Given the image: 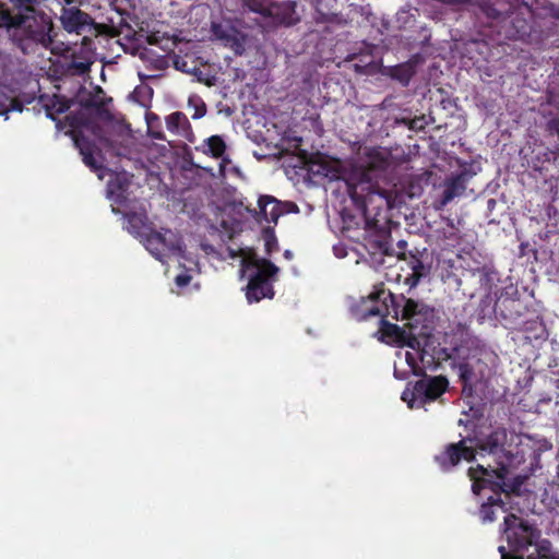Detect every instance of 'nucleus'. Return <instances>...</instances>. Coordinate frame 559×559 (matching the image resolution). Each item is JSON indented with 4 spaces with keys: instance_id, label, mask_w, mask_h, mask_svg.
<instances>
[{
    "instance_id": "f257e3e1",
    "label": "nucleus",
    "mask_w": 559,
    "mask_h": 559,
    "mask_svg": "<svg viewBox=\"0 0 559 559\" xmlns=\"http://www.w3.org/2000/svg\"><path fill=\"white\" fill-rule=\"evenodd\" d=\"M0 28H5L22 50L27 43L49 48L53 41L51 17L35 8L29 12L14 13L5 3H0Z\"/></svg>"
},
{
    "instance_id": "f03ea898",
    "label": "nucleus",
    "mask_w": 559,
    "mask_h": 559,
    "mask_svg": "<svg viewBox=\"0 0 559 559\" xmlns=\"http://www.w3.org/2000/svg\"><path fill=\"white\" fill-rule=\"evenodd\" d=\"M512 463L498 461L497 467H485L478 464L476 467H469L467 475L472 480V491L479 495L485 488H489L495 495L520 496L521 488L526 477L518 475L512 479H507L509 475V466Z\"/></svg>"
},
{
    "instance_id": "7ed1b4c3",
    "label": "nucleus",
    "mask_w": 559,
    "mask_h": 559,
    "mask_svg": "<svg viewBox=\"0 0 559 559\" xmlns=\"http://www.w3.org/2000/svg\"><path fill=\"white\" fill-rule=\"evenodd\" d=\"M388 305L385 309L382 306L374 305V302L364 310L362 318L368 319L371 317H380V340L390 345H396L399 347H409L412 349H419L420 338L428 337L431 333L432 326L429 324H421L420 331L412 328H406V323L403 328L397 324L386 321V317L390 316Z\"/></svg>"
},
{
    "instance_id": "20e7f679",
    "label": "nucleus",
    "mask_w": 559,
    "mask_h": 559,
    "mask_svg": "<svg viewBox=\"0 0 559 559\" xmlns=\"http://www.w3.org/2000/svg\"><path fill=\"white\" fill-rule=\"evenodd\" d=\"M369 297L371 302L382 300L383 306L386 305V299L390 298L394 312L393 318L405 320L406 328L420 331L421 324H428V319L432 317V310L426 305L411 298H405L403 295L395 296L384 288L372 293ZM383 308L385 309V307ZM429 325L431 326L430 323Z\"/></svg>"
},
{
    "instance_id": "39448f33",
    "label": "nucleus",
    "mask_w": 559,
    "mask_h": 559,
    "mask_svg": "<svg viewBox=\"0 0 559 559\" xmlns=\"http://www.w3.org/2000/svg\"><path fill=\"white\" fill-rule=\"evenodd\" d=\"M388 166L389 159L381 152L372 148L367 153L366 165L358 174V181L348 182V193L355 204L365 205L366 198L378 192L373 181L386 170Z\"/></svg>"
},
{
    "instance_id": "423d86ee",
    "label": "nucleus",
    "mask_w": 559,
    "mask_h": 559,
    "mask_svg": "<svg viewBox=\"0 0 559 559\" xmlns=\"http://www.w3.org/2000/svg\"><path fill=\"white\" fill-rule=\"evenodd\" d=\"M242 265L246 267L254 266L257 271L250 276L246 297L249 304L259 302L263 298L272 299L274 288L272 280L278 273V267L267 259L257 257L243 258Z\"/></svg>"
},
{
    "instance_id": "0eeeda50",
    "label": "nucleus",
    "mask_w": 559,
    "mask_h": 559,
    "mask_svg": "<svg viewBox=\"0 0 559 559\" xmlns=\"http://www.w3.org/2000/svg\"><path fill=\"white\" fill-rule=\"evenodd\" d=\"M469 438H463L457 442H451L433 456L435 463L443 473L454 471L463 461L472 463L476 460L477 451L473 445H468Z\"/></svg>"
},
{
    "instance_id": "6e6552de",
    "label": "nucleus",
    "mask_w": 559,
    "mask_h": 559,
    "mask_svg": "<svg viewBox=\"0 0 559 559\" xmlns=\"http://www.w3.org/2000/svg\"><path fill=\"white\" fill-rule=\"evenodd\" d=\"M449 386V381L444 376L428 377L416 381L412 391V399L408 403L409 408L421 407L426 403L439 399Z\"/></svg>"
},
{
    "instance_id": "1a4fd4ad",
    "label": "nucleus",
    "mask_w": 559,
    "mask_h": 559,
    "mask_svg": "<svg viewBox=\"0 0 559 559\" xmlns=\"http://www.w3.org/2000/svg\"><path fill=\"white\" fill-rule=\"evenodd\" d=\"M508 441V431L504 427H498L493 429L489 435L477 439L475 445L476 450L487 452L489 454L497 455L498 461H504L512 463L514 454L506 449Z\"/></svg>"
},
{
    "instance_id": "9d476101",
    "label": "nucleus",
    "mask_w": 559,
    "mask_h": 559,
    "mask_svg": "<svg viewBox=\"0 0 559 559\" xmlns=\"http://www.w3.org/2000/svg\"><path fill=\"white\" fill-rule=\"evenodd\" d=\"M298 3L295 0L272 1L270 19L275 26L293 27L300 23L301 16L297 11Z\"/></svg>"
},
{
    "instance_id": "9b49d317",
    "label": "nucleus",
    "mask_w": 559,
    "mask_h": 559,
    "mask_svg": "<svg viewBox=\"0 0 559 559\" xmlns=\"http://www.w3.org/2000/svg\"><path fill=\"white\" fill-rule=\"evenodd\" d=\"M63 28L69 33L80 34L93 23L92 17L79 8L63 9L60 17Z\"/></svg>"
},
{
    "instance_id": "f8f14e48",
    "label": "nucleus",
    "mask_w": 559,
    "mask_h": 559,
    "mask_svg": "<svg viewBox=\"0 0 559 559\" xmlns=\"http://www.w3.org/2000/svg\"><path fill=\"white\" fill-rule=\"evenodd\" d=\"M469 178L471 175L467 171H461L450 178H447L439 209L448 205L454 198L462 195L466 189V183Z\"/></svg>"
},
{
    "instance_id": "ddd939ff",
    "label": "nucleus",
    "mask_w": 559,
    "mask_h": 559,
    "mask_svg": "<svg viewBox=\"0 0 559 559\" xmlns=\"http://www.w3.org/2000/svg\"><path fill=\"white\" fill-rule=\"evenodd\" d=\"M259 211H254V218L258 223L263 221L266 223L277 224L280 216L283 214L281 202L271 195H261L258 200Z\"/></svg>"
},
{
    "instance_id": "4468645a",
    "label": "nucleus",
    "mask_w": 559,
    "mask_h": 559,
    "mask_svg": "<svg viewBox=\"0 0 559 559\" xmlns=\"http://www.w3.org/2000/svg\"><path fill=\"white\" fill-rule=\"evenodd\" d=\"M71 135L75 147L83 157V163L92 170H99L102 165H99L95 158V152L97 151L96 144L84 135L82 131L74 130L71 132Z\"/></svg>"
},
{
    "instance_id": "2eb2a0df",
    "label": "nucleus",
    "mask_w": 559,
    "mask_h": 559,
    "mask_svg": "<svg viewBox=\"0 0 559 559\" xmlns=\"http://www.w3.org/2000/svg\"><path fill=\"white\" fill-rule=\"evenodd\" d=\"M212 33L215 38L223 41L226 47L231 48L238 55L242 53L243 37L238 29L233 26H224L219 23H213Z\"/></svg>"
},
{
    "instance_id": "dca6fc26",
    "label": "nucleus",
    "mask_w": 559,
    "mask_h": 559,
    "mask_svg": "<svg viewBox=\"0 0 559 559\" xmlns=\"http://www.w3.org/2000/svg\"><path fill=\"white\" fill-rule=\"evenodd\" d=\"M166 127L168 131L183 136L190 143L195 141L190 121L181 111H175L168 115L166 117Z\"/></svg>"
},
{
    "instance_id": "f3484780",
    "label": "nucleus",
    "mask_w": 559,
    "mask_h": 559,
    "mask_svg": "<svg viewBox=\"0 0 559 559\" xmlns=\"http://www.w3.org/2000/svg\"><path fill=\"white\" fill-rule=\"evenodd\" d=\"M167 234L173 236V233L170 230H166L165 234L152 229L145 231V235L143 237L145 238L146 249L150 250L156 257H159L166 250H173L175 248V243L173 241L167 240Z\"/></svg>"
},
{
    "instance_id": "a211bd4d",
    "label": "nucleus",
    "mask_w": 559,
    "mask_h": 559,
    "mask_svg": "<svg viewBox=\"0 0 559 559\" xmlns=\"http://www.w3.org/2000/svg\"><path fill=\"white\" fill-rule=\"evenodd\" d=\"M507 512V503L501 499L500 495L490 496L480 506L479 516L484 523L496 521V511Z\"/></svg>"
},
{
    "instance_id": "6ab92c4d",
    "label": "nucleus",
    "mask_w": 559,
    "mask_h": 559,
    "mask_svg": "<svg viewBox=\"0 0 559 559\" xmlns=\"http://www.w3.org/2000/svg\"><path fill=\"white\" fill-rule=\"evenodd\" d=\"M518 521L519 518L512 513L504 516L503 521V532L507 535L509 545L515 551L523 549L527 544L524 538H518L516 534L513 532V528L516 526Z\"/></svg>"
},
{
    "instance_id": "aec40b11",
    "label": "nucleus",
    "mask_w": 559,
    "mask_h": 559,
    "mask_svg": "<svg viewBox=\"0 0 559 559\" xmlns=\"http://www.w3.org/2000/svg\"><path fill=\"white\" fill-rule=\"evenodd\" d=\"M72 102L66 96L53 95L47 103L44 104L46 116L56 121L57 115L68 111L71 107Z\"/></svg>"
},
{
    "instance_id": "412c9836",
    "label": "nucleus",
    "mask_w": 559,
    "mask_h": 559,
    "mask_svg": "<svg viewBox=\"0 0 559 559\" xmlns=\"http://www.w3.org/2000/svg\"><path fill=\"white\" fill-rule=\"evenodd\" d=\"M437 237L443 250L455 248L460 245L461 240L460 231L453 224H449L445 228L438 229Z\"/></svg>"
},
{
    "instance_id": "4be33fe9",
    "label": "nucleus",
    "mask_w": 559,
    "mask_h": 559,
    "mask_svg": "<svg viewBox=\"0 0 559 559\" xmlns=\"http://www.w3.org/2000/svg\"><path fill=\"white\" fill-rule=\"evenodd\" d=\"M511 25L514 31L513 36L515 38L523 40L531 35V21L524 15L516 13L511 20Z\"/></svg>"
},
{
    "instance_id": "5701e85b",
    "label": "nucleus",
    "mask_w": 559,
    "mask_h": 559,
    "mask_svg": "<svg viewBox=\"0 0 559 559\" xmlns=\"http://www.w3.org/2000/svg\"><path fill=\"white\" fill-rule=\"evenodd\" d=\"M204 148L202 152L214 158H219L226 151V143L219 135H212L204 141Z\"/></svg>"
},
{
    "instance_id": "b1692460",
    "label": "nucleus",
    "mask_w": 559,
    "mask_h": 559,
    "mask_svg": "<svg viewBox=\"0 0 559 559\" xmlns=\"http://www.w3.org/2000/svg\"><path fill=\"white\" fill-rule=\"evenodd\" d=\"M243 8L266 19L270 15L272 0H240Z\"/></svg>"
},
{
    "instance_id": "393cba45",
    "label": "nucleus",
    "mask_w": 559,
    "mask_h": 559,
    "mask_svg": "<svg viewBox=\"0 0 559 559\" xmlns=\"http://www.w3.org/2000/svg\"><path fill=\"white\" fill-rule=\"evenodd\" d=\"M127 223L128 230L136 237H143L145 231H147V227L142 215L131 213L127 216Z\"/></svg>"
},
{
    "instance_id": "a878e982",
    "label": "nucleus",
    "mask_w": 559,
    "mask_h": 559,
    "mask_svg": "<svg viewBox=\"0 0 559 559\" xmlns=\"http://www.w3.org/2000/svg\"><path fill=\"white\" fill-rule=\"evenodd\" d=\"M262 239L264 240V247L267 254H271L273 251L277 250V239L275 236L274 227H263Z\"/></svg>"
},
{
    "instance_id": "bb28decb",
    "label": "nucleus",
    "mask_w": 559,
    "mask_h": 559,
    "mask_svg": "<svg viewBox=\"0 0 559 559\" xmlns=\"http://www.w3.org/2000/svg\"><path fill=\"white\" fill-rule=\"evenodd\" d=\"M15 13L29 12L38 4L39 0H8Z\"/></svg>"
},
{
    "instance_id": "cd10ccee",
    "label": "nucleus",
    "mask_w": 559,
    "mask_h": 559,
    "mask_svg": "<svg viewBox=\"0 0 559 559\" xmlns=\"http://www.w3.org/2000/svg\"><path fill=\"white\" fill-rule=\"evenodd\" d=\"M189 106L194 107V112L192 115L193 119H200L206 114V106L204 102L198 96H191L188 100Z\"/></svg>"
},
{
    "instance_id": "c85d7f7f",
    "label": "nucleus",
    "mask_w": 559,
    "mask_h": 559,
    "mask_svg": "<svg viewBox=\"0 0 559 559\" xmlns=\"http://www.w3.org/2000/svg\"><path fill=\"white\" fill-rule=\"evenodd\" d=\"M408 264L413 271V276H415L416 278H420L421 276H424L425 265L416 254H411V261Z\"/></svg>"
},
{
    "instance_id": "c756f323",
    "label": "nucleus",
    "mask_w": 559,
    "mask_h": 559,
    "mask_svg": "<svg viewBox=\"0 0 559 559\" xmlns=\"http://www.w3.org/2000/svg\"><path fill=\"white\" fill-rule=\"evenodd\" d=\"M91 64L92 62L90 61H76V60H73L70 66H69V69L75 71L78 74H85L87 73L90 70H91Z\"/></svg>"
},
{
    "instance_id": "7c9ffc66",
    "label": "nucleus",
    "mask_w": 559,
    "mask_h": 559,
    "mask_svg": "<svg viewBox=\"0 0 559 559\" xmlns=\"http://www.w3.org/2000/svg\"><path fill=\"white\" fill-rule=\"evenodd\" d=\"M545 130L549 135H559V117L550 118L546 122Z\"/></svg>"
},
{
    "instance_id": "2f4dec72",
    "label": "nucleus",
    "mask_w": 559,
    "mask_h": 559,
    "mask_svg": "<svg viewBox=\"0 0 559 559\" xmlns=\"http://www.w3.org/2000/svg\"><path fill=\"white\" fill-rule=\"evenodd\" d=\"M546 103L559 110V91L548 90L546 92Z\"/></svg>"
},
{
    "instance_id": "473e14b6",
    "label": "nucleus",
    "mask_w": 559,
    "mask_h": 559,
    "mask_svg": "<svg viewBox=\"0 0 559 559\" xmlns=\"http://www.w3.org/2000/svg\"><path fill=\"white\" fill-rule=\"evenodd\" d=\"M518 301L514 300V299H509V298H506L503 300H501L500 302L497 304V308L500 309V314L504 318V319H509V318H512V313L508 314L506 313L503 310H502V307H504L506 309H510L512 308L513 306H515Z\"/></svg>"
},
{
    "instance_id": "72a5a7b5",
    "label": "nucleus",
    "mask_w": 559,
    "mask_h": 559,
    "mask_svg": "<svg viewBox=\"0 0 559 559\" xmlns=\"http://www.w3.org/2000/svg\"><path fill=\"white\" fill-rule=\"evenodd\" d=\"M426 126L425 116L414 117L409 120V130L412 131H420L424 130Z\"/></svg>"
},
{
    "instance_id": "f704fd0d",
    "label": "nucleus",
    "mask_w": 559,
    "mask_h": 559,
    "mask_svg": "<svg viewBox=\"0 0 559 559\" xmlns=\"http://www.w3.org/2000/svg\"><path fill=\"white\" fill-rule=\"evenodd\" d=\"M190 281H191V275H189L187 273L178 274L175 277V283L177 284L178 287L187 286L190 283Z\"/></svg>"
},
{
    "instance_id": "c9c22d12",
    "label": "nucleus",
    "mask_w": 559,
    "mask_h": 559,
    "mask_svg": "<svg viewBox=\"0 0 559 559\" xmlns=\"http://www.w3.org/2000/svg\"><path fill=\"white\" fill-rule=\"evenodd\" d=\"M9 111H23L24 105L16 98H8Z\"/></svg>"
},
{
    "instance_id": "e433bc0d",
    "label": "nucleus",
    "mask_w": 559,
    "mask_h": 559,
    "mask_svg": "<svg viewBox=\"0 0 559 559\" xmlns=\"http://www.w3.org/2000/svg\"><path fill=\"white\" fill-rule=\"evenodd\" d=\"M547 155L548 160L552 159L554 163L559 166V144H556L555 146L549 148Z\"/></svg>"
},
{
    "instance_id": "4c0bfd02",
    "label": "nucleus",
    "mask_w": 559,
    "mask_h": 559,
    "mask_svg": "<svg viewBox=\"0 0 559 559\" xmlns=\"http://www.w3.org/2000/svg\"><path fill=\"white\" fill-rule=\"evenodd\" d=\"M537 0H521L522 5H524L527 10L528 14L533 13V5L536 3Z\"/></svg>"
},
{
    "instance_id": "58836bf2",
    "label": "nucleus",
    "mask_w": 559,
    "mask_h": 559,
    "mask_svg": "<svg viewBox=\"0 0 559 559\" xmlns=\"http://www.w3.org/2000/svg\"><path fill=\"white\" fill-rule=\"evenodd\" d=\"M9 112L8 98L0 100V116Z\"/></svg>"
},
{
    "instance_id": "ea45409f",
    "label": "nucleus",
    "mask_w": 559,
    "mask_h": 559,
    "mask_svg": "<svg viewBox=\"0 0 559 559\" xmlns=\"http://www.w3.org/2000/svg\"><path fill=\"white\" fill-rule=\"evenodd\" d=\"M150 134H151L152 138H154L156 140H165L164 133L162 131H153V130H151Z\"/></svg>"
},
{
    "instance_id": "a19ab883",
    "label": "nucleus",
    "mask_w": 559,
    "mask_h": 559,
    "mask_svg": "<svg viewBox=\"0 0 559 559\" xmlns=\"http://www.w3.org/2000/svg\"><path fill=\"white\" fill-rule=\"evenodd\" d=\"M228 254L230 258H237V257H240L242 254V249H239L238 251L231 249V248H228Z\"/></svg>"
},
{
    "instance_id": "79ce46f5",
    "label": "nucleus",
    "mask_w": 559,
    "mask_h": 559,
    "mask_svg": "<svg viewBox=\"0 0 559 559\" xmlns=\"http://www.w3.org/2000/svg\"><path fill=\"white\" fill-rule=\"evenodd\" d=\"M411 399H412V391H404L402 393V400L404 402H406L407 404L409 403Z\"/></svg>"
},
{
    "instance_id": "37998d69",
    "label": "nucleus",
    "mask_w": 559,
    "mask_h": 559,
    "mask_svg": "<svg viewBox=\"0 0 559 559\" xmlns=\"http://www.w3.org/2000/svg\"><path fill=\"white\" fill-rule=\"evenodd\" d=\"M406 360H407V362H408L411 366H413V367H414V364H415V362H414V357H413V355H412L411 353H407V354H406Z\"/></svg>"
},
{
    "instance_id": "c03bdc74",
    "label": "nucleus",
    "mask_w": 559,
    "mask_h": 559,
    "mask_svg": "<svg viewBox=\"0 0 559 559\" xmlns=\"http://www.w3.org/2000/svg\"><path fill=\"white\" fill-rule=\"evenodd\" d=\"M489 16L493 17V19H498L499 17V12L495 9H492L490 12L487 13Z\"/></svg>"
},
{
    "instance_id": "a18cd8bd",
    "label": "nucleus",
    "mask_w": 559,
    "mask_h": 559,
    "mask_svg": "<svg viewBox=\"0 0 559 559\" xmlns=\"http://www.w3.org/2000/svg\"><path fill=\"white\" fill-rule=\"evenodd\" d=\"M409 120H412V118H402L400 122L409 129Z\"/></svg>"
},
{
    "instance_id": "49530a36",
    "label": "nucleus",
    "mask_w": 559,
    "mask_h": 559,
    "mask_svg": "<svg viewBox=\"0 0 559 559\" xmlns=\"http://www.w3.org/2000/svg\"><path fill=\"white\" fill-rule=\"evenodd\" d=\"M284 257H285L286 259H292V258H293V253H292V251L286 250V251L284 252Z\"/></svg>"
},
{
    "instance_id": "de8ad7c7",
    "label": "nucleus",
    "mask_w": 559,
    "mask_h": 559,
    "mask_svg": "<svg viewBox=\"0 0 559 559\" xmlns=\"http://www.w3.org/2000/svg\"><path fill=\"white\" fill-rule=\"evenodd\" d=\"M397 246H399V248H401V249H402V248L406 247V246H407V243H406V241L401 240V241H399Z\"/></svg>"
},
{
    "instance_id": "09e8293b",
    "label": "nucleus",
    "mask_w": 559,
    "mask_h": 559,
    "mask_svg": "<svg viewBox=\"0 0 559 559\" xmlns=\"http://www.w3.org/2000/svg\"><path fill=\"white\" fill-rule=\"evenodd\" d=\"M499 551L504 556V547L503 546L499 547Z\"/></svg>"
},
{
    "instance_id": "8fccbe9b",
    "label": "nucleus",
    "mask_w": 559,
    "mask_h": 559,
    "mask_svg": "<svg viewBox=\"0 0 559 559\" xmlns=\"http://www.w3.org/2000/svg\"><path fill=\"white\" fill-rule=\"evenodd\" d=\"M509 559H523L522 557H518V556H513V557H510Z\"/></svg>"
},
{
    "instance_id": "3c124183",
    "label": "nucleus",
    "mask_w": 559,
    "mask_h": 559,
    "mask_svg": "<svg viewBox=\"0 0 559 559\" xmlns=\"http://www.w3.org/2000/svg\"><path fill=\"white\" fill-rule=\"evenodd\" d=\"M148 43H150V44H154V43H155V41H154V39H153V37H150Z\"/></svg>"
}]
</instances>
